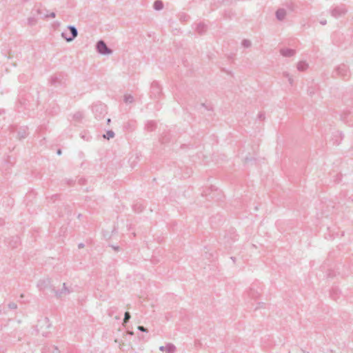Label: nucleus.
<instances>
[{"mask_svg": "<svg viewBox=\"0 0 353 353\" xmlns=\"http://www.w3.org/2000/svg\"><path fill=\"white\" fill-rule=\"evenodd\" d=\"M347 12V9L344 4L336 6L330 10V14L334 18H339L345 15Z\"/></svg>", "mask_w": 353, "mask_h": 353, "instance_id": "f257e3e1", "label": "nucleus"}, {"mask_svg": "<svg viewBox=\"0 0 353 353\" xmlns=\"http://www.w3.org/2000/svg\"><path fill=\"white\" fill-rule=\"evenodd\" d=\"M67 28L69 30L70 33L68 34L65 32H63L61 33V36L67 42H71L77 37L78 30L74 26L70 25Z\"/></svg>", "mask_w": 353, "mask_h": 353, "instance_id": "f03ea898", "label": "nucleus"}, {"mask_svg": "<svg viewBox=\"0 0 353 353\" xmlns=\"http://www.w3.org/2000/svg\"><path fill=\"white\" fill-rule=\"evenodd\" d=\"M96 50L99 54L103 55L111 54L113 52V50L108 48L103 40L97 41L96 44Z\"/></svg>", "mask_w": 353, "mask_h": 353, "instance_id": "7ed1b4c3", "label": "nucleus"}, {"mask_svg": "<svg viewBox=\"0 0 353 353\" xmlns=\"http://www.w3.org/2000/svg\"><path fill=\"white\" fill-rule=\"evenodd\" d=\"M349 73L348 67L345 64H341L335 68L333 72V76L336 74L342 78H345L349 77Z\"/></svg>", "mask_w": 353, "mask_h": 353, "instance_id": "20e7f679", "label": "nucleus"}, {"mask_svg": "<svg viewBox=\"0 0 353 353\" xmlns=\"http://www.w3.org/2000/svg\"><path fill=\"white\" fill-rule=\"evenodd\" d=\"M51 292L54 293L57 298H62L63 296L67 295L71 292L70 288H61L56 290L55 288H50Z\"/></svg>", "mask_w": 353, "mask_h": 353, "instance_id": "39448f33", "label": "nucleus"}, {"mask_svg": "<svg viewBox=\"0 0 353 353\" xmlns=\"http://www.w3.org/2000/svg\"><path fill=\"white\" fill-rule=\"evenodd\" d=\"M151 93L154 96V97H157L161 93V87L157 82H152L151 84Z\"/></svg>", "mask_w": 353, "mask_h": 353, "instance_id": "423d86ee", "label": "nucleus"}, {"mask_svg": "<svg viewBox=\"0 0 353 353\" xmlns=\"http://www.w3.org/2000/svg\"><path fill=\"white\" fill-rule=\"evenodd\" d=\"M159 350L165 351L167 353H174L176 351V347L172 343H167L165 346H161Z\"/></svg>", "mask_w": 353, "mask_h": 353, "instance_id": "0eeeda50", "label": "nucleus"}, {"mask_svg": "<svg viewBox=\"0 0 353 353\" xmlns=\"http://www.w3.org/2000/svg\"><path fill=\"white\" fill-rule=\"evenodd\" d=\"M329 294L333 300L337 301L340 298L341 291L339 288H330Z\"/></svg>", "mask_w": 353, "mask_h": 353, "instance_id": "6e6552de", "label": "nucleus"}, {"mask_svg": "<svg viewBox=\"0 0 353 353\" xmlns=\"http://www.w3.org/2000/svg\"><path fill=\"white\" fill-rule=\"evenodd\" d=\"M295 50L290 48H282L280 50V53L282 56L285 57H290L295 54Z\"/></svg>", "mask_w": 353, "mask_h": 353, "instance_id": "1a4fd4ad", "label": "nucleus"}, {"mask_svg": "<svg viewBox=\"0 0 353 353\" xmlns=\"http://www.w3.org/2000/svg\"><path fill=\"white\" fill-rule=\"evenodd\" d=\"M286 16V11L283 8H279L276 12V17L279 21H283Z\"/></svg>", "mask_w": 353, "mask_h": 353, "instance_id": "9d476101", "label": "nucleus"}, {"mask_svg": "<svg viewBox=\"0 0 353 353\" xmlns=\"http://www.w3.org/2000/svg\"><path fill=\"white\" fill-rule=\"evenodd\" d=\"M157 128V123L154 121H148L145 124V129L147 131L152 132L154 130Z\"/></svg>", "mask_w": 353, "mask_h": 353, "instance_id": "9b49d317", "label": "nucleus"}, {"mask_svg": "<svg viewBox=\"0 0 353 353\" xmlns=\"http://www.w3.org/2000/svg\"><path fill=\"white\" fill-rule=\"evenodd\" d=\"M207 30V26L203 23H200L196 26V31L199 34H202Z\"/></svg>", "mask_w": 353, "mask_h": 353, "instance_id": "f8f14e48", "label": "nucleus"}, {"mask_svg": "<svg viewBox=\"0 0 353 353\" xmlns=\"http://www.w3.org/2000/svg\"><path fill=\"white\" fill-rule=\"evenodd\" d=\"M308 68V63L305 61H299L297 64V69L299 71L303 72Z\"/></svg>", "mask_w": 353, "mask_h": 353, "instance_id": "ddd939ff", "label": "nucleus"}, {"mask_svg": "<svg viewBox=\"0 0 353 353\" xmlns=\"http://www.w3.org/2000/svg\"><path fill=\"white\" fill-rule=\"evenodd\" d=\"M51 281L50 279L46 278L43 280H41L37 285V287H48L51 285Z\"/></svg>", "mask_w": 353, "mask_h": 353, "instance_id": "4468645a", "label": "nucleus"}, {"mask_svg": "<svg viewBox=\"0 0 353 353\" xmlns=\"http://www.w3.org/2000/svg\"><path fill=\"white\" fill-rule=\"evenodd\" d=\"M153 8L156 10H161L163 8V3L161 0H157L154 1Z\"/></svg>", "mask_w": 353, "mask_h": 353, "instance_id": "2eb2a0df", "label": "nucleus"}, {"mask_svg": "<svg viewBox=\"0 0 353 353\" xmlns=\"http://www.w3.org/2000/svg\"><path fill=\"white\" fill-rule=\"evenodd\" d=\"M50 82L51 85H55L58 83H60L61 81L57 76L54 75L51 77Z\"/></svg>", "mask_w": 353, "mask_h": 353, "instance_id": "dca6fc26", "label": "nucleus"}, {"mask_svg": "<svg viewBox=\"0 0 353 353\" xmlns=\"http://www.w3.org/2000/svg\"><path fill=\"white\" fill-rule=\"evenodd\" d=\"M124 128L125 130L132 131L134 129V121H129L127 123L124 125Z\"/></svg>", "mask_w": 353, "mask_h": 353, "instance_id": "f3484780", "label": "nucleus"}, {"mask_svg": "<svg viewBox=\"0 0 353 353\" xmlns=\"http://www.w3.org/2000/svg\"><path fill=\"white\" fill-rule=\"evenodd\" d=\"M283 77H285V78H287V79H288L289 83H290L291 85H293L294 80H293L292 77L289 74V72H283Z\"/></svg>", "mask_w": 353, "mask_h": 353, "instance_id": "a211bd4d", "label": "nucleus"}, {"mask_svg": "<svg viewBox=\"0 0 353 353\" xmlns=\"http://www.w3.org/2000/svg\"><path fill=\"white\" fill-rule=\"evenodd\" d=\"M124 101L125 103H132L134 102V97L131 94H125L124 96Z\"/></svg>", "mask_w": 353, "mask_h": 353, "instance_id": "6ab92c4d", "label": "nucleus"}, {"mask_svg": "<svg viewBox=\"0 0 353 353\" xmlns=\"http://www.w3.org/2000/svg\"><path fill=\"white\" fill-rule=\"evenodd\" d=\"M350 114V111H344L341 114V119L343 121H344L345 123H348V121H347V117L348 115Z\"/></svg>", "mask_w": 353, "mask_h": 353, "instance_id": "aec40b11", "label": "nucleus"}, {"mask_svg": "<svg viewBox=\"0 0 353 353\" xmlns=\"http://www.w3.org/2000/svg\"><path fill=\"white\" fill-rule=\"evenodd\" d=\"M37 23V19L35 17H31L28 19V24L30 26H35Z\"/></svg>", "mask_w": 353, "mask_h": 353, "instance_id": "412c9836", "label": "nucleus"}, {"mask_svg": "<svg viewBox=\"0 0 353 353\" xmlns=\"http://www.w3.org/2000/svg\"><path fill=\"white\" fill-rule=\"evenodd\" d=\"M114 137V132L112 130H108L106 134L103 135V137L107 139L113 138Z\"/></svg>", "mask_w": 353, "mask_h": 353, "instance_id": "4be33fe9", "label": "nucleus"}, {"mask_svg": "<svg viewBox=\"0 0 353 353\" xmlns=\"http://www.w3.org/2000/svg\"><path fill=\"white\" fill-rule=\"evenodd\" d=\"M241 45L244 48H250L252 45V43L250 40L245 39L242 41Z\"/></svg>", "mask_w": 353, "mask_h": 353, "instance_id": "5701e85b", "label": "nucleus"}, {"mask_svg": "<svg viewBox=\"0 0 353 353\" xmlns=\"http://www.w3.org/2000/svg\"><path fill=\"white\" fill-rule=\"evenodd\" d=\"M131 318L130 313L129 312H125L124 314V318H123V323H126L129 321V320Z\"/></svg>", "mask_w": 353, "mask_h": 353, "instance_id": "b1692460", "label": "nucleus"}, {"mask_svg": "<svg viewBox=\"0 0 353 353\" xmlns=\"http://www.w3.org/2000/svg\"><path fill=\"white\" fill-rule=\"evenodd\" d=\"M99 109L101 110V111H105V107H103V105H94L93 108H92V110H93V112H97L98 110H99Z\"/></svg>", "mask_w": 353, "mask_h": 353, "instance_id": "393cba45", "label": "nucleus"}, {"mask_svg": "<svg viewBox=\"0 0 353 353\" xmlns=\"http://www.w3.org/2000/svg\"><path fill=\"white\" fill-rule=\"evenodd\" d=\"M8 307L10 310H15L17 308V305L14 302H10L8 304Z\"/></svg>", "mask_w": 353, "mask_h": 353, "instance_id": "a878e982", "label": "nucleus"}, {"mask_svg": "<svg viewBox=\"0 0 353 353\" xmlns=\"http://www.w3.org/2000/svg\"><path fill=\"white\" fill-rule=\"evenodd\" d=\"M83 118V114L81 112H77L74 114V119L79 121Z\"/></svg>", "mask_w": 353, "mask_h": 353, "instance_id": "bb28decb", "label": "nucleus"}, {"mask_svg": "<svg viewBox=\"0 0 353 353\" xmlns=\"http://www.w3.org/2000/svg\"><path fill=\"white\" fill-rule=\"evenodd\" d=\"M56 17V14L55 12H50V14H46L43 16V18L46 19V18H54Z\"/></svg>", "mask_w": 353, "mask_h": 353, "instance_id": "cd10ccee", "label": "nucleus"}, {"mask_svg": "<svg viewBox=\"0 0 353 353\" xmlns=\"http://www.w3.org/2000/svg\"><path fill=\"white\" fill-rule=\"evenodd\" d=\"M258 119L261 121H264L265 119V113L263 112H261L258 114Z\"/></svg>", "mask_w": 353, "mask_h": 353, "instance_id": "c85d7f7f", "label": "nucleus"}, {"mask_svg": "<svg viewBox=\"0 0 353 353\" xmlns=\"http://www.w3.org/2000/svg\"><path fill=\"white\" fill-rule=\"evenodd\" d=\"M137 329H138L139 331L142 332H145V333H148V330L146 327H143V326H142V325H139V326H138V327H137Z\"/></svg>", "mask_w": 353, "mask_h": 353, "instance_id": "c756f323", "label": "nucleus"}, {"mask_svg": "<svg viewBox=\"0 0 353 353\" xmlns=\"http://www.w3.org/2000/svg\"><path fill=\"white\" fill-rule=\"evenodd\" d=\"M19 243V239L18 237H16V240L14 241V245H12L13 248L17 247L18 243Z\"/></svg>", "mask_w": 353, "mask_h": 353, "instance_id": "7c9ffc66", "label": "nucleus"}, {"mask_svg": "<svg viewBox=\"0 0 353 353\" xmlns=\"http://www.w3.org/2000/svg\"><path fill=\"white\" fill-rule=\"evenodd\" d=\"M84 246H85V245H84V243H79V245H78V248H79V249L83 248H84Z\"/></svg>", "mask_w": 353, "mask_h": 353, "instance_id": "2f4dec72", "label": "nucleus"}, {"mask_svg": "<svg viewBox=\"0 0 353 353\" xmlns=\"http://www.w3.org/2000/svg\"><path fill=\"white\" fill-rule=\"evenodd\" d=\"M37 14H39V15L41 14H42V11H41V10H40V9H37Z\"/></svg>", "mask_w": 353, "mask_h": 353, "instance_id": "473e14b6", "label": "nucleus"}, {"mask_svg": "<svg viewBox=\"0 0 353 353\" xmlns=\"http://www.w3.org/2000/svg\"><path fill=\"white\" fill-rule=\"evenodd\" d=\"M320 23L321 25H325L327 23V21L326 20H323V21H320Z\"/></svg>", "mask_w": 353, "mask_h": 353, "instance_id": "72a5a7b5", "label": "nucleus"}, {"mask_svg": "<svg viewBox=\"0 0 353 353\" xmlns=\"http://www.w3.org/2000/svg\"><path fill=\"white\" fill-rule=\"evenodd\" d=\"M263 304H264L263 303H259V307H257L256 309H257V308H259V307H263Z\"/></svg>", "mask_w": 353, "mask_h": 353, "instance_id": "f704fd0d", "label": "nucleus"}, {"mask_svg": "<svg viewBox=\"0 0 353 353\" xmlns=\"http://www.w3.org/2000/svg\"><path fill=\"white\" fill-rule=\"evenodd\" d=\"M57 154L58 155H60L61 154V149H59L57 152Z\"/></svg>", "mask_w": 353, "mask_h": 353, "instance_id": "c9c22d12", "label": "nucleus"}, {"mask_svg": "<svg viewBox=\"0 0 353 353\" xmlns=\"http://www.w3.org/2000/svg\"><path fill=\"white\" fill-rule=\"evenodd\" d=\"M84 181H85V179H81L79 180V183H80V184H83Z\"/></svg>", "mask_w": 353, "mask_h": 353, "instance_id": "e433bc0d", "label": "nucleus"}, {"mask_svg": "<svg viewBox=\"0 0 353 353\" xmlns=\"http://www.w3.org/2000/svg\"><path fill=\"white\" fill-rule=\"evenodd\" d=\"M44 321H46V323H49V319L48 317H46L44 319Z\"/></svg>", "mask_w": 353, "mask_h": 353, "instance_id": "4c0bfd02", "label": "nucleus"}, {"mask_svg": "<svg viewBox=\"0 0 353 353\" xmlns=\"http://www.w3.org/2000/svg\"><path fill=\"white\" fill-rule=\"evenodd\" d=\"M128 334L130 335H133L134 332L132 331H128Z\"/></svg>", "mask_w": 353, "mask_h": 353, "instance_id": "58836bf2", "label": "nucleus"}, {"mask_svg": "<svg viewBox=\"0 0 353 353\" xmlns=\"http://www.w3.org/2000/svg\"><path fill=\"white\" fill-rule=\"evenodd\" d=\"M111 120L110 119H107V124H109L110 123Z\"/></svg>", "mask_w": 353, "mask_h": 353, "instance_id": "ea45409f", "label": "nucleus"}, {"mask_svg": "<svg viewBox=\"0 0 353 353\" xmlns=\"http://www.w3.org/2000/svg\"><path fill=\"white\" fill-rule=\"evenodd\" d=\"M113 248L115 250H119V247H113Z\"/></svg>", "mask_w": 353, "mask_h": 353, "instance_id": "a19ab883", "label": "nucleus"}, {"mask_svg": "<svg viewBox=\"0 0 353 353\" xmlns=\"http://www.w3.org/2000/svg\"><path fill=\"white\" fill-rule=\"evenodd\" d=\"M231 259H232L233 261H235V257L232 256V257H231Z\"/></svg>", "mask_w": 353, "mask_h": 353, "instance_id": "79ce46f5", "label": "nucleus"}, {"mask_svg": "<svg viewBox=\"0 0 353 353\" xmlns=\"http://www.w3.org/2000/svg\"><path fill=\"white\" fill-rule=\"evenodd\" d=\"M139 208H140V209H139V211H140V212H141V211H142V208H141V206H139Z\"/></svg>", "mask_w": 353, "mask_h": 353, "instance_id": "37998d69", "label": "nucleus"}, {"mask_svg": "<svg viewBox=\"0 0 353 353\" xmlns=\"http://www.w3.org/2000/svg\"><path fill=\"white\" fill-rule=\"evenodd\" d=\"M25 137H26V135H25V134H23V135H21V138H24Z\"/></svg>", "mask_w": 353, "mask_h": 353, "instance_id": "c03bdc74", "label": "nucleus"}, {"mask_svg": "<svg viewBox=\"0 0 353 353\" xmlns=\"http://www.w3.org/2000/svg\"><path fill=\"white\" fill-rule=\"evenodd\" d=\"M63 287H65V283H63Z\"/></svg>", "mask_w": 353, "mask_h": 353, "instance_id": "a18cd8bd", "label": "nucleus"}]
</instances>
